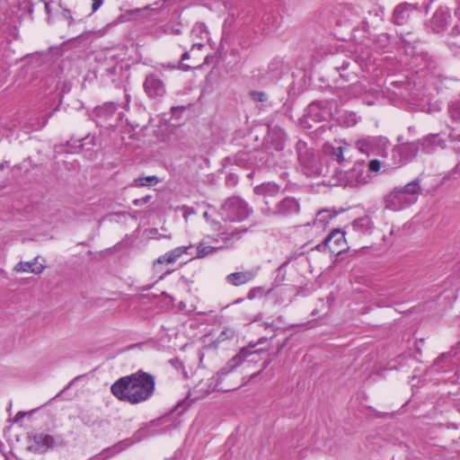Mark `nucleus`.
Listing matches in <instances>:
<instances>
[{
    "label": "nucleus",
    "instance_id": "44",
    "mask_svg": "<svg viewBox=\"0 0 460 460\" xmlns=\"http://www.w3.org/2000/svg\"><path fill=\"white\" fill-rule=\"evenodd\" d=\"M203 46L204 45L201 44V43H193L192 44V49H194V48L201 49V48H203Z\"/></svg>",
    "mask_w": 460,
    "mask_h": 460
},
{
    "label": "nucleus",
    "instance_id": "45",
    "mask_svg": "<svg viewBox=\"0 0 460 460\" xmlns=\"http://www.w3.org/2000/svg\"><path fill=\"white\" fill-rule=\"evenodd\" d=\"M6 166H8L7 162H3L0 164V170H4Z\"/></svg>",
    "mask_w": 460,
    "mask_h": 460
},
{
    "label": "nucleus",
    "instance_id": "24",
    "mask_svg": "<svg viewBox=\"0 0 460 460\" xmlns=\"http://www.w3.org/2000/svg\"><path fill=\"white\" fill-rule=\"evenodd\" d=\"M374 144H375V140L368 137V138H364V139L357 141L356 146H357V148L361 153L369 155L373 150Z\"/></svg>",
    "mask_w": 460,
    "mask_h": 460
},
{
    "label": "nucleus",
    "instance_id": "37",
    "mask_svg": "<svg viewBox=\"0 0 460 460\" xmlns=\"http://www.w3.org/2000/svg\"><path fill=\"white\" fill-rule=\"evenodd\" d=\"M169 363L176 369H183V363L177 358L170 359Z\"/></svg>",
    "mask_w": 460,
    "mask_h": 460
},
{
    "label": "nucleus",
    "instance_id": "7",
    "mask_svg": "<svg viewBox=\"0 0 460 460\" xmlns=\"http://www.w3.org/2000/svg\"><path fill=\"white\" fill-rule=\"evenodd\" d=\"M420 151V141L406 142L395 146L392 149V158L394 164L401 166L414 159Z\"/></svg>",
    "mask_w": 460,
    "mask_h": 460
},
{
    "label": "nucleus",
    "instance_id": "28",
    "mask_svg": "<svg viewBox=\"0 0 460 460\" xmlns=\"http://www.w3.org/2000/svg\"><path fill=\"white\" fill-rule=\"evenodd\" d=\"M250 96L253 102H264L268 100V95L264 92L252 91Z\"/></svg>",
    "mask_w": 460,
    "mask_h": 460
},
{
    "label": "nucleus",
    "instance_id": "4",
    "mask_svg": "<svg viewBox=\"0 0 460 460\" xmlns=\"http://www.w3.org/2000/svg\"><path fill=\"white\" fill-rule=\"evenodd\" d=\"M221 214L229 221H242L252 213L248 204L241 198L233 196L226 199L221 206Z\"/></svg>",
    "mask_w": 460,
    "mask_h": 460
},
{
    "label": "nucleus",
    "instance_id": "36",
    "mask_svg": "<svg viewBox=\"0 0 460 460\" xmlns=\"http://www.w3.org/2000/svg\"><path fill=\"white\" fill-rule=\"evenodd\" d=\"M458 176H460V162L449 172L448 178L456 179Z\"/></svg>",
    "mask_w": 460,
    "mask_h": 460
},
{
    "label": "nucleus",
    "instance_id": "6",
    "mask_svg": "<svg viewBox=\"0 0 460 460\" xmlns=\"http://www.w3.org/2000/svg\"><path fill=\"white\" fill-rule=\"evenodd\" d=\"M349 152V144L341 139H334L332 142L325 143L323 146L324 156L340 165L349 162V157H348Z\"/></svg>",
    "mask_w": 460,
    "mask_h": 460
},
{
    "label": "nucleus",
    "instance_id": "33",
    "mask_svg": "<svg viewBox=\"0 0 460 460\" xmlns=\"http://www.w3.org/2000/svg\"><path fill=\"white\" fill-rule=\"evenodd\" d=\"M456 16L459 20V23H456L452 29L453 35L460 34V8H457L455 12Z\"/></svg>",
    "mask_w": 460,
    "mask_h": 460
},
{
    "label": "nucleus",
    "instance_id": "35",
    "mask_svg": "<svg viewBox=\"0 0 460 460\" xmlns=\"http://www.w3.org/2000/svg\"><path fill=\"white\" fill-rule=\"evenodd\" d=\"M181 209L183 210V212H184L183 213V217H184L186 221H187L189 216L195 214L194 208H190V207H188V206H182L181 208Z\"/></svg>",
    "mask_w": 460,
    "mask_h": 460
},
{
    "label": "nucleus",
    "instance_id": "12",
    "mask_svg": "<svg viewBox=\"0 0 460 460\" xmlns=\"http://www.w3.org/2000/svg\"><path fill=\"white\" fill-rule=\"evenodd\" d=\"M34 442L39 447H43L46 449H53L55 447H63L66 446L65 438L58 434L56 436L49 434H40L34 437Z\"/></svg>",
    "mask_w": 460,
    "mask_h": 460
},
{
    "label": "nucleus",
    "instance_id": "29",
    "mask_svg": "<svg viewBox=\"0 0 460 460\" xmlns=\"http://www.w3.org/2000/svg\"><path fill=\"white\" fill-rule=\"evenodd\" d=\"M344 238V234L338 230L334 229L332 231V233L326 237L325 243L327 244L329 242H331L332 239H335L336 243H339L341 239Z\"/></svg>",
    "mask_w": 460,
    "mask_h": 460
},
{
    "label": "nucleus",
    "instance_id": "34",
    "mask_svg": "<svg viewBox=\"0 0 460 460\" xmlns=\"http://www.w3.org/2000/svg\"><path fill=\"white\" fill-rule=\"evenodd\" d=\"M62 15L64 18H66L68 21V26H72L75 20L71 14V12L69 9L64 8L62 11Z\"/></svg>",
    "mask_w": 460,
    "mask_h": 460
},
{
    "label": "nucleus",
    "instance_id": "26",
    "mask_svg": "<svg viewBox=\"0 0 460 460\" xmlns=\"http://www.w3.org/2000/svg\"><path fill=\"white\" fill-rule=\"evenodd\" d=\"M159 181V179L153 175V176H146V177H138L134 181L135 186L137 187H143L147 185H155Z\"/></svg>",
    "mask_w": 460,
    "mask_h": 460
},
{
    "label": "nucleus",
    "instance_id": "41",
    "mask_svg": "<svg viewBox=\"0 0 460 460\" xmlns=\"http://www.w3.org/2000/svg\"><path fill=\"white\" fill-rule=\"evenodd\" d=\"M271 361H272V359L270 358H268L267 359H265L263 361L262 367H261V371L262 372L264 369H266L270 366Z\"/></svg>",
    "mask_w": 460,
    "mask_h": 460
},
{
    "label": "nucleus",
    "instance_id": "14",
    "mask_svg": "<svg viewBox=\"0 0 460 460\" xmlns=\"http://www.w3.org/2000/svg\"><path fill=\"white\" fill-rule=\"evenodd\" d=\"M192 248L191 245L189 246H179L165 254L158 257V259L154 263V268L155 269L159 264L164 263H174L177 260H179L183 254L188 253L189 250Z\"/></svg>",
    "mask_w": 460,
    "mask_h": 460
},
{
    "label": "nucleus",
    "instance_id": "32",
    "mask_svg": "<svg viewBox=\"0 0 460 460\" xmlns=\"http://www.w3.org/2000/svg\"><path fill=\"white\" fill-rule=\"evenodd\" d=\"M381 168V163L377 159H372L368 163V170L372 172H378Z\"/></svg>",
    "mask_w": 460,
    "mask_h": 460
},
{
    "label": "nucleus",
    "instance_id": "30",
    "mask_svg": "<svg viewBox=\"0 0 460 460\" xmlns=\"http://www.w3.org/2000/svg\"><path fill=\"white\" fill-rule=\"evenodd\" d=\"M163 31L165 34H172V35H179L181 33L179 24H177V25L166 24L164 26Z\"/></svg>",
    "mask_w": 460,
    "mask_h": 460
},
{
    "label": "nucleus",
    "instance_id": "2",
    "mask_svg": "<svg viewBox=\"0 0 460 460\" xmlns=\"http://www.w3.org/2000/svg\"><path fill=\"white\" fill-rule=\"evenodd\" d=\"M268 341L266 337L260 338L256 342H249L247 346L240 349L237 354L230 358L226 364L217 374V385L219 390L224 392L233 391L245 383L227 381L228 376L243 362H257L260 359V355L268 350L269 347H261Z\"/></svg>",
    "mask_w": 460,
    "mask_h": 460
},
{
    "label": "nucleus",
    "instance_id": "20",
    "mask_svg": "<svg viewBox=\"0 0 460 460\" xmlns=\"http://www.w3.org/2000/svg\"><path fill=\"white\" fill-rule=\"evenodd\" d=\"M247 232L246 228H237L233 231H226L219 234V239L228 246L233 245L234 242L240 240L243 234Z\"/></svg>",
    "mask_w": 460,
    "mask_h": 460
},
{
    "label": "nucleus",
    "instance_id": "43",
    "mask_svg": "<svg viewBox=\"0 0 460 460\" xmlns=\"http://www.w3.org/2000/svg\"><path fill=\"white\" fill-rule=\"evenodd\" d=\"M261 373V371L260 370L259 372H257V373H254V374L251 375V376H250L249 380H250V381H251V380H253V379H254V378H256V376H259Z\"/></svg>",
    "mask_w": 460,
    "mask_h": 460
},
{
    "label": "nucleus",
    "instance_id": "49",
    "mask_svg": "<svg viewBox=\"0 0 460 460\" xmlns=\"http://www.w3.org/2000/svg\"><path fill=\"white\" fill-rule=\"evenodd\" d=\"M46 9H47V11H49V8L48 4H46Z\"/></svg>",
    "mask_w": 460,
    "mask_h": 460
},
{
    "label": "nucleus",
    "instance_id": "9",
    "mask_svg": "<svg viewBox=\"0 0 460 460\" xmlns=\"http://www.w3.org/2000/svg\"><path fill=\"white\" fill-rule=\"evenodd\" d=\"M143 88L147 96L153 99L162 98L166 93L164 81L155 74H149L146 76Z\"/></svg>",
    "mask_w": 460,
    "mask_h": 460
},
{
    "label": "nucleus",
    "instance_id": "8",
    "mask_svg": "<svg viewBox=\"0 0 460 460\" xmlns=\"http://www.w3.org/2000/svg\"><path fill=\"white\" fill-rule=\"evenodd\" d=\"M369 175L366 173L364 164L362 163H357L348 172L341 173L338 181L340 184L349 187H359L369 181Z\"/></svg>",
    "mask_w": 460,
    "mask_h": 460
},
{
    "label": "nucleus",
    "instance_id": "19",
    "mask_svg": "<svg viewBox=\"0 0 460 460\" xmlns=\"http://www.w3.org/2000/svg\"><path fill=\"white\" fill-rule=\"evenodd\" d=\"M44 266L40 263L37 262V259L33 261L23 262L21 261L14 266V270L16 272H31L34 274H40L43 271Z\"/></svg>",
    "mask_w": 460,
    "mask_h": 460
},
{
    "label": "nucleus",
    "instance_id": "10",
    "mask_svg": "<svg viewBox=\"0 0 460 460\" xmlns=\"http://www.w3.org/2000/svg\"><path fill=\"white\" fill-rule=\"evenodd\" d=\"M385 204L386 208L394 211L401 210L411 205L398 187H395L385 197Z\"/></svg>",
    "mask_w": 460,
    "mask_h": 460
},
{
    "label": "nucleus",
    "instance_id": "40",
    "mask_svg": "<svg viewBox=\"0 0 460 460\" xmlns=\"http://www.w3.org/2000/svg\"><path fill=\"white\" fill-rule=\"evenodd\" d=\"M257 291H260V288H252L249 291L248 295H247V297L248 299L252 300L256 296V292Z\"/></svg>",
    "mask_w": 460,
    "mask_h": 460
},
{
    "label": "nucleus",
    "instance_id": "31",
    "mask_svg": "<svg viewBox=\"0 0 460 460\" xmlns=\"http://www.w3.org/2000/svg\"><path fill=\"white\" fill-rule=\"evenodd\" d=\"M190 58V55H189V52L188 51H185L182 56H181V62L179 63V65L177 66L178 68L183 70V71H188L189 69L191 68L190 66L187 65V64H184L183 61L186 60V59H189Z\"/></svg>",
    "mask_w": 460,
    "mask_h": 460
},
{
    "label": "nucleus",
    "instance_id": "15",
    "mask_svg": "<svg viewBox=\"0 0 460 460\" xmlns=\"http://www.w3.org/2000/svg\"><path fill=\"white\" fill-rule=\"evenodd\" d=\"M256 274L257 271L254 270L234 272L227 275L226 280L228 284L238 287L252 281L256 277Z\"/></svg>",
    "mask_w": 460,
    "mask_h": 460
},
{
    "label": "nucleus",
    "instance_id": "11",
    "mask_svg": "<svg viewBox=\"0 0 460 460\" xmlns=\"http://www.w3.org/2000/svg\"><path fill=\"white\" fill-rule=\"evenodd\" d=\"M417 13V9L410 4L402 3L398 4L393 13V22L396 25H404L411 19L413 13Z\"/></svg>",
    "mask_w": 460,
    "mask_h": 460
},
{
    "label": "nucleus",
    "instance_id": "38",
    "mask_svg": "<svg viewBox=\"0 0 460 460\" xmlns=\"http://www.w3.org/2000/svg\"><path fill=\"white\" fill-rule=\"evenodd\" d=\"M150 199H151V196H146V197H143L141 199H136L133 201V203L136 206H141V205H144V204L149 202Z\"/></svg>",
    "mask_w": 460,
    "mask_h": 460
},
{
    "label": "nucleus",
    "instance_id": "21",
    "mask_svg": "<svg viewBox=\"0 0 460 460\" xmlns=\"http://www.w3.org/2000/svg\"><path fill=\"white\" fill-rule=\"evenodd\" d=\"M117 111V104L111 102H105L93 110V114L99 118L107 119L111 118Z\"/></svg>",
    "mask_w": 460,
    "mask_h": 460
},
{
    "label": "nucleus",
    "instance_id": "18",
    "mask_svg": "<svg viewBox=\"0 0 460 460\" xmlns=\"http://www.w3.org/2000/svg\"><path fill=\"white\" fill-rule=\"evenodd\" d=\"M351 65H354L349 60H344L341 65L336 66L335 69L340 75V80L342 83H352L357 82V74L349 70Z\"/></svg>",
    "mask_w": 460,
    "mask_h": 460
},
{
    "label": "nucleus",
    "instance_id": "17",
    "mask_svg": "<svg viewBox=\"0 0 460 460\" xmlns=\"http://www.w3.org/2000/svg\"><path fill=\"white\" fill-rule=\"evenodd\" d=\"M419 141L420 150L427 154L433 152L438 147H443L445 145L444 140L438 134L428 135Z\"/></svg>",
    "mask_w": 460,
    "mask_h": 460
},
{
    "label": "nucleus",
    "instance_id": "25",
    "mask_svg": "<svg viewBox=\"0 0 460 460\" xmlns=\"http://www.w3.org/2000/svg\"><path fill=\"white\" fill-rule=\"evenodd\" d=\"M337 214L335 211L324 209L317 213L315 221L323 226L327 224L329 220L333 218Z\"/></svg>",
    "mask_w": 460,
    "mask_h": 460
},
{
    "label": "nucleus",
    "instance_id": "1",
    "mask_svg": "<svg viewBox=\"0 0 460 460\" xmlns=\"http://www.w3.org/2000/svg\"><path fill=\"white\" fill-rule=\"evenodd\" d=\"M155 389V376L138 370L114 382L111 386V393L121 402L138 404L148 401L154 395Z\"/></svg>",
    "mask_w": 460,
    "mask_h": 460
},
{
    "label": "nucleus",
    "instance_id": "27",
    "mask_svg": "<svg viewBox=\"0 0 460 460\" xmlns=\"http://www.w3.org/2000/svg\"><path fill=\"white\" fill-rule=\"evenodd\" d=\"M217 250H218V248H215V247H212V246H205V245L199 243L197 246L196 258H204L207 255L213 254Z\"/></svg>",
    "mask_w": 460,
    "mask_h": 460
},
{
    "label": "nucleus",
    "instance_id": "16",
    "mask_svg": "<svg viewBox=\"0 0 460 460\" xmlns=\"http://www.w3.org/2000/svg\"><path fill=\"white\" fill-rule=\"evenodd\" d=\"M420 182L421 179L416 178L403 187H398L411 205L418 200V196L421 193Z\"/></svg>",
    "mask_w": 460,
    "mask_h": 460
},
{
    "label": "nucleus",
    "instance_id": "47",
    "mask_svg": "<svg viewBox=\"0 0 460 460\" xmlns=\"http://www.w3.org/2000/svg\"><path fill=\"white\" fill-rule=\"evenodd\" d=\"M204 218H206L208 221L209 220V214L208 212H205L203 214Z\"/></svg>",
    "mask_w": 460,
    "mask_h": 460
},
{
    "label": "nucleus",
    "instance_id": "46",
    "mask_svg": "<svg viewBox=\"0 0 460 460\" xmlns=\"http://www.w3.org/2000/svg\"><path fill=\"white\" fill-rule=\"evenodd\" d=\"M24 415H25V414H24L23 412L19 411V412L17 413V415H16V418H17V420H18V419H22V418H23V417H24Z\"/></svg>",
    "mask_w": 460,
    "mask_h": 460
},
{
    "label": "nucleus",
    "instance_id": "5",
    "mask_svg": "<svg viewBox=\"0 0 460 460\" xmlns=\"http://www.w3.org/2000/svg\"><path fill=\"white\" fill-rule=\"evenodd\" d=\"M265 205L266 208H263L262 211L269 216L289 217L300 211L299 202L293 197H286L274 206H270L268 201Z\"/></svg>",
    "mask_w": 460,
    "mask_h": 460
},
{
    "label": "nucleus",
    "instance_id": "42",
    "mask_svg": "<svg viewBox=\"0 0 460 460\" xmlns=\"http://www.w3.org/2000/svg\"><path fill=\"white\" fill-rule=\"evenodd\" d=\"M149 8H150V6H149V5H146V6H145L144 8H137V9H135V10L131 11V12H130V13H140V12H142V11H144V10H148Z\"/></svg>",
    "mask_w": 460,
    "mask_h": 460
},
{
    "label": "nucleus",
    "instance_id": "13",
    "mask_svg": "<svg viewBox=\"0 0 460 460\" xmlns=\"http://www.w3.org/2000/svg\"><path fill=\"white\" fill-rule=\"evenodd\" d=\"M450 14L447 10L438 8L429 22V27L435 32L443 31L447 24Z\"/></svg>",
    "mask_w": 460,
    "mask_h": 460
},
{
    "label": "nucleus",
    "instance_id": "22",
    "mask_svg": "<svg viewBox=\"0 0 460 460\" xmlns=\"http://www.w3.org/2000/svg\"><path fill=\"white\" fill-rule=\"evenodd\" d=\"M279 191V186L274 182H265L258 185L254 188V192L257 195H262L265 197H272L278 194Z\"/></svg>",
    "mask_w": 460,
    "mask_h": 460
},
{
    "label": "nucleus",
    "instance_id": "39",
    "mask_svg": "<svg viewBox=\"0 0 460 460\" xmlns=\"http://www.w3.org/2000/svg\"><path fill=\"white\" fill-rule=\"evenodd\" d=\"M92 1H93L92 11H93V13H94L102 4V0H92Z\"/></svg>",
    "mask_w": 460,
    "mask_h": 460
},
{
    "label": "nucleus",
    "instance_id": "48",
    "mask_svg": "<svg viewBox=\"0 0 460 460\" xmlns=\"http://www.w3.org/2000/svg\"><path fill=\"white\" fill-rule=\"evenodd\" d=\"M46 9H47V11H49V8L48 4H46Z\"/></svg>",
    "mask_w": 460,
    "mask_h": 460
},
{
    "label": "nucleus",
    "instance_id": "23",
    "mask_svg": "<svg viewBox=\"0 0 460 460\" xmlns=\"http://www.w3.org/2000/svg\"><path fill=\"white\" fill-rule=\"evenodd\" d=\"M373 221L368 216L361 217L352 222L353 230L362 234L367 233L373 228Z\"/></svg>",
    "mask_w": 460,
    "mask_h": 460
},
{
    "label": "nucleus",
    "instance_id": "3",
    "mask_svg": "<svg viewBox=\"0 0 460 460\" xmlns=\"http://www.w3.org/2000/svg\"><path fill=\"white\" fill-rule=\"evenodd\" d=\"M296 151L301 171L306 176L316 177L323 173L318 155L305 141H297Z\"/></svg>",
    "mask_w": 460,
    "mask_h": 460
}]
</instances>
